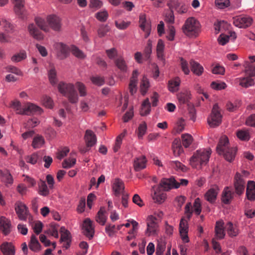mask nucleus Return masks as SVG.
<instances>
[{"label":"nucleus","instance_id":"c756f323","mask_svg":"<svg viewBox=\"0 0 255 255\" xmlns=\"http://www.w3.org/2000/svg\"><path fill=\"white\" fill-rule=\"evenodd\" d=\"M190 93L188 90H185L177 94V99L180 104H188L190 97Z\"/></svg>","mask_w":255,"mask_h":255},{"label":"nucleus","instance_id":"aec40b11","mask_svg":"<svg viewBox=\"0 0 255 255\" xmlns=\"http://www.w3.org/2000/svg\"><path fill=\"white\" fill-rule=\"evenodd\" d=\"M218 190L217 187L210 188L205 193V199L210 203H214L216 200Z\"/></svg>","mask_w":255,"mask_h":255},{"label":"nucleus","instance_id":"423d86ee","mask_svg":"<svg viewBox=\"0 0 255 255\" xmlns=\"http://www.w3.org/2000/svg\"><path fill=\"white\" fill-rule=\"evenodd\" d=\"M199 23L194 18H188L184 24L182 29L183 32L188 36H192L197 33Z\"/></svg>","mask_w":255,"mask_h":255},{"label":"nucleus","instance_id":"58836bf2","mask_svg":"<svg viewBox=\"0 0 255 255\" xmlns=\"http://www.w3.org/2000/svg\"><path fill=\"white\" fill-rule=\"evenodd\" d=\"M38 193L43 196H46L49 194V189L44 181L40 180L38 182Z\"/></svg>","mask_w":255,"mask_h":255},{"label":"nucleus","instance_id":"9b49d317","mask_svg":"<svg viewBox=\"0 0 255 255\" xmlns=\"http://www.w3.org/2000/svg\"><path fill=\"white\" fill-rule=\"evenodd\" d=\"M83 229L84 234L89 239H91L94 235V227L93 222L89 219L86 218L83 222Z\"/></svg>","mask_w":255,"mask_h":255},{"label":"nucleus","instance_id":"3c124183","mask_svg":"<svg viewBox=\"0 0 255 255\" xmlns=\"http://www.w3.org/2000/svg\"><path fill=\"white\" fill-rule=\"evenodd\" d=\"M71 51L75 57L78 58L83 59L85 57L84 53L75 46H71Z\"/></svg>","mask_w":255,"mask_h":255},{"label":"nucleus","instance_id":"412c9836","mask_svg":"<svg viewBox=\"0 0 255 255\" xmlns=\"http://www.w3.org/2000/svg\"><path fill=\"white\" fill-rule=\"evenodd\" d=\"M234 193L228 187H226L222 192V201L225 204H229L231 203L233 198Z\"/></svg>","mask_w":255,"mask_h":255},{"label":"nucleus","instance_id":"a211bd4d","mask_svg":"<svg viewBox=\"0 0 255 255\" xmlns=\"http://www.w3.org/2000/svg\"><path fill=\"white\" fill-rule=\"evenodd\" d=\"M28 30L30 35L34 39L37 40H41L43 39V34L33 23L29 24Z\"/></svg>","mask_w":255,"mask_h":255},{"label":"nucleus","instance_id":"f257e3e1","mask_svg":"<svg viewBox=\"0 0 255 255\" xmlns=\"http://www.w3.org/2000/svg\"><path fill=\"white\" fill-rule=\"evenodd\" d=\"M216 150L219 154L223 155L226 160L231 162L235 158L237 148L230 146L228 137L223 135L220 139Z\"/></svg>","mask_w":255,"mask_h":255},{"label":"nucleus","instance_id":"dca6fc26","mask_svg":"<svg viewBox=\"0 0 255 255\" xmlns=\"http://www.w3.org/2000/svg\"><path fill=\"white\" fill-rule=\"evenodd\" d=\"M86 144L88 146H93L97 142V137L94 132L90 129H87L85 131L84 136Z\"/></svg>","mask_w":255,"mask_h":255},{"label":"nucleus","instance_id":"09e8293b","mask_svg":"<svg viewBox=\"0 0 255 255\" xmlns=\"http://www.w3.org/2000/svg\"><path fill=\"white\" fill-rule=\"evenodd\" d=\"M166 198V194L164 193H160L155 191L153 199L155 202L161 204L164 202Z\"/></svg>","mask_w":255,"mask_h":255},{"label":"nucleus","instance_id":"473e14b6","mask_svg":"<svg viewBox=\"0 0 255 255\" xmlns=\"http://www.w3.org/2000/svg\"><path fill=\"white\" fill-rule=\"evenodd\" d=\"M173 154L175 156H178L183 152V148L179 139H175L172 143Z\"/></svg>","mask_w":255,"mask_h":255},{"label":"nucleus","instance_id":"a878e982","mask_svg":"<svg viewBox=\"0 0 255 255\" xmlns=\"http://www.w3.org/2000/svg\"><path fill=\"white\" fill-rule=\"evenodd\" d=\"M96 221L102 226H104L107 220L106 211L104 207H101L95 217Z\"/></svg>","mask_w":255,"mask_h":255},{"label":"nucleus","instance_id":"b1692460","mask_svg":"<svg viewBox=\"0 0 255 255\" xmlns=\"http://www.w3.org/2000/svg\"><path fill=\"white\" fill-rule=\"evenodd\" d=\"M216 236L218 239H222L225 236L223 221H218L216 223L215 228Z\"/></svg>","mask_w":255,"mask_h":255},{"label":"nucleus","instance_id":"bf43d9fd","mask_svg":"<svg viewBox=\"0 0 255 255\" xmlns=\"http://www.w3.org/2000/svg\"><path fill=\"white\" fill-rule=\"evenodd\" d=\"M103 2L100 0H90L89 7L91 8L98 9L102 7Z\"/></svg>","mask_w":255,"mask_h":255},{"label":"nucleus","instance_id":"6e6d98bb","mask_svg":"<svg viewBox=\"0 0 255 255\" xmlns=\"http://www.w3.org/2000/svg\"><path fill=\"white\" fill-rule=\"evenodd\" d=\"M110 27L108 25H102L98 30V34L99 37H103L105 36L109 31Z\"/></svg>","mask_w":255,"mask_h":255},{"label":"nucleus","instance_id":"72a5a7b5","mask_svg":"<svg viewBox=\"0 0 255 255\" xmlns=\"http://www.w3.org/2000/svg\"><path fill=\"white\" fill-rule=\"evenodd\" d=\"M244 67L245 68V72L247 76L252 78L255 76V65L248 61H245Z\"/></svg>","mask_w":255,"mask_h":255},{"label":"nucleus","instance_id":"393cba45","mask_svg":"<svg viewBox=\"0 0 255 255\" xmlns=\"http://www.w3.org/2000/svg\"><path fill=\"white\" fill-rule=\"evenodd\" d=\"M60 232L61 234L60 240L62 242H66L65 247L66 249H68L70 246L71 242L70 233L64 227H61Z\"/></svg>","mask_w":255,"mask_h":255},{"label":"nucleus","instance_id":"20e7f679","mask_svg":"<svg viewBox=\"0 0 255 255\" xmlns=\"http://www.w3.org/2000/svg\"><path fill=\"white\" fill-rule=\"evenodd\" d=\"M11 107L16 111L17 114L19 115H30L34 113L40 114L41 112V109L38 106L33 104L27 103L22 107L18 101L12 102Z\"/></svg>","mask_w":255,"mask_h":255},{"label":"nucleus","instance_id":"ddd939ff","mask_svg":"<svg viewBox=\"0 0 255 255\" xmlns=\"http://www.w3.org/2000/svg\"><path fill=\"white\" fill-rule=\"evenodd\" d=\"M15 210L19 219L21 220H25L28 215V208L26 205L21 203L16 204Z\"/></svg>","mask_w":255,"mask_h":255},{"label":"nucleus","instance_id":"de8ad7c7","mask_svg":"<svg viewBox=\"0 0 255 255\" xmlns=\"http://www.w3.org/2000/svg\"><path fill=\"white\" fill-rule=\"evenodd\" d=\"M228 26V23L224 21H218L214 24V28L217 33L222 31L227 28Z\"/></svg>","mask_w":255,"mask_h":255},{"label":"nucleus","instance_id":"6e6552de","mask_svg":"<svg viewBox=\"0 0 255 255\" xmlns=\"http://www.w3.org/2000/svg\"><path fill=\"white\" fill-rule=\"evenodd\" d=\"M156 221V218L153 216H150L148 217L147 220V229L145 232L148 236H153L156 234L158 225Z\"/></svg>","mask_w":255,"mask_h":255},{"label":"nucleus","instance_id":"c9c22d12","mask_svg":"<svg viewBox=\"0 0 255 255\" xmlns=\"http://www.w3.org/2000/svg\"><path fill=\"white\" fill-rule=\"evenodd\" d=\"M1 21L4 32L9 33H13L14 32L15 26L12 23L4 18H2Z\"/></svg>","mask_w":255,"mask_h":255},{"label":"nucleus","instance_id":"f03ea898","mask_svg":"<svg viewBox=\"0 0 255 255\" xmlns=\"http://www.w3.org/2000/svg\"><path fill=\"white\" fill-rule=\"evenodd\" d=\"M59 91L72 104H76L78 101V95L73 84L60 82L58 85Z\"/></svg>","mask_w":255,"mask_h":255},{"label":"nucleus","instance_id":"8fccbe9b","mask_svg":"<svg viewBox=\"0 0 255 255\" xmlns=\"http://www.w3.org/2000/svg\"><path fill=\"white\" fill-rule=\"evenodd\" d=\"M44 142V139L41 136H37L33 140L32 145L34 148H40Z\"/></svg>","mask_w":255,"mask_h":255},{"label":"nucleus","instance_id":"4c0bfd02","mask_svg":"<svg viewBox=\"0 0 255 255\" xmlns=\"http://www.w3.org/2000/svg\"><path fill=\"white\" fill-rule=\"evenodd\" d=\"M180 83L179 78L176 77L173 80H171L168 82V89L171 92H175L178 90Z\"/></svg>","mask_w":255,"mask_h":255},{"label":"nucleus","instance_id":"cd10ccee","mask_svg":"<svg viewBox=\"0 0 255 255\" xmlns=\"http://www.w3.org/2000/svg\"><path fill=\"white\" fill-rule=\"evenodd\" d=\"M115 64L122 72L126 73L127 72L128 66L126 61L122 56L118 57L115 59Z\"/></svg>","mask_w":255,"mask_h":255},{"label":"nucleus","instance_id":"338daca9","mask_svg":"<svg viewBox=\"0 0 255 255\" xmlns=\"http://www.w3.org/2000/svg\"><path fill=\"white\" fill-rule=\"evenodd\" d=\"M152 52V44L151 41L148 40L147 41V45L144 49V56L146 59H149L150 55Z\"/></svg>","mask_w":255,"mask_h":255},{"label":"nucleus","instance_id":"9d476101","mask_svg":"<svg viewBox=\"0 0 255 255\" xmlns=\"http://www.w3.org/2000/svg\"><path fill=\"white\" fill-rule=\"evenodd\" d=\"M47 21L49 26L54 31L61 30L62 23L61 18L56 15H50L47 17Z\"/></svg>","mask_w":255,"mask_h":255},{"label":"nucleus","instance_id":"7ed1b4c3","mask_svg":"<svg viewBox=\"0 0 255 255\" xmlns=\"http://www.w3.org/2000/svg\"><path fill=\"white\" fill-rule=\"evenodd\" d=\"M211 153L210 149L197 150L190 158V165L194 168L198 165H206L209 161Z\"/></svg>","mask_w":255,"mask_h":255},{"label":"nucleus","instance_id":"13d9d810","mask_svg":"<svg viewBox=\"0 0 255 255\" xmlns=\"http://www.w3.org/2000/svg\"><path fill=\"white\" fill-rule=\"evenodd\" d=\"M147 126L145 122H143L139 125L138 129L137 134L139 138H142L143 135L146 133Z\"/></svg>","mask_w":255,"mask_h":255},{"label":"nucleus","instance_id":"39448f33","mask_svg":"<svg viewBox=\"0 0 255 255\" xmlns=\"http://www.w3.org/2000/svg\"><path fill=\"white\" fill-rule=\"evenodd\" d=\"M222 116L218 105L215 104L212 109V112L207 119L208 123L211 128L219 126L222 122Z\"/></svg>","mask_w":255,"mask_h":255},{"label":"nucleus","instance_id":"052dcab7","mask_svg":"<svg viewBox=\"0 0 255 255\" xmlns=\"http://www.w3.org/2000/svg\"><path fill=\"white\" fill-rule=\"evenodd\" d=\"M76 159L74 158L65 159L62 163V166L64 168H70L76 163Z\"/></svg>","mask_w":255,"mask_h":255},{"label":"nucleus","instance_id":"79ce46f5","mask_svg":"<svg viewBox=\"0 0 255 255\" xmlns=\"http://www.w3.org/2000/svg\"><path fill=\"white\" fill-rule=\"evenodd\" d=\"M35 21L36 25L42 30L45 32H48L49 28L47 25L46 21L44 19L40 17H36L35 18Z\"/></svg>","mask_w":255,"mask_h":255},{"label":"nucleus","instance_id":"e433bc0d","mask_svg":"<svg viewBox=\"0 0 255 255\" xmlns=\"http://www.w3.org/2000/svg\"><path fill=\"white\" fill-rule=\"evenodd\" d=\"M41 246L34 235H32L29 244V249L33 252H37L40 251Z\"/></svg>","mask_w":255,"mask_h":255},{"label":"nucleus","instance_id":"4468645a","mask_svg":"<svg viewBox=\"0 0 255 255\" xmlns=\"http://www.w3.org/2000/svg\"><path fill=\"white\" fill-rule=\"evenodd\" d=\"M56 48L59 51L58 56L60 59H63L66 58L70 51H71V47L69 48L66 45L62 43H57L55 44Z\"/></svg>","mask_w":255,"mask_h":255},{"label":"nucleus","instance_id":"7c9ffc66","mask_svg":"<svg viewBox=\"0 0 255 255\" xmlns=\"http://www.w3.org/2000/svg\"><path fill=\"white\" fill-rule=\"evenodd\" d=\"M191 71L198 76L201 75L203 72V67L198 62L191 60L190 61Z\"/></svg>","mask_w":255,"mask_h":255},{"label":"nucleus","instance_id":"c85d7f7f","mask_svg":"<svg viewBox=\"0 0 255 255\" xmlns=\"http://www.w3.org/2000/svg\"><path fill=\"white\" fill-rule=\"evenodd\" d=\"M225 228L230 237H236L239 234V230L237 227L231 222H229L227 223Z\"/></svg>","mask_w":255,"mask_h":255},{"label":"nucleus","instance_id":"5701e85b","mask_svg":"<svg viewBox=\"0 0 255 255\" xmlns=\"http://www.w3.org/2000/svg\"><path fill=\"white\" fill-rule=\"evenodd\" d=\"M175 180L174 178L163 179L160 183L159 188L164 190L168 191L173 188H174Z\"/></svg>","mask_w":255,"mask_h":255},{"label":"nucleus","instance_id":"f704fd0d","mask_svg":"<svg viewBox=\"0 0 255 255\" xmlns=\"http://www.w3.org/2000/svg\"><path fill=\"white\" fill-rule=\"evenodd\" d=\"M48 75L50 83L53 85H55L57 82V72L53 64L50 65L49 69L48 71Z\"/></svg>","mask_w":255,"mask_h":255},{"label":"nucleus","instance_id":"49530a36","mask_svg":"<svg viewBox=\"0 0 255 255\" xmlns=\"http://www.w3.org/2000/svg\"><path fill=\"white\" fill-rule=\"evenodd\" d=\"M108 16V13L105 9L99 11L95 14V17L96 18L101 22L106 21L107 20Z\"/></svg>","mask_w":255,"mask_h":255},{"label":"nucleus","instance_id":"5fc2aeb1","mask_svg":"<svg viewBox=\"0 0 255 255\" xmlns=\"http://www.w3.org/2000/svg\"><path fill=\"white\" fill-rule=\"evenodd\" d=\"M180 62L182 71L185 74L188 75L190 73V70L187 61L183 58H181L180 59Z\"/></svg>","mask_w":255,"mask_h":255},{"label":"nucleus","instance_id":"0e129e2a","mask_svg":"<svg viewBox=\"0 0 255 255\" xmlns=\"http://www.w3.org/2000/svg\"><path fill=\"white\" fill-rule=\"evenodd\" d=\"M130 22H126L125 21L119 20L115 21L116 27L121 30L126 29L130 24Z\"/></svg>","mask_w":255,"mask_h":255},{"label":"nucleus","instance_id":"e2e57ef3","mask_svg":"<svg viewBox=\"0 0 255 255\" xmlns=\"http://www.w3.org/2000/svg\"><path fill=\"white\" fill-rule=\"evenodd\" d=\"M38 156L37 153H34L30 155H28L25 157V160L27 162L31 164H35L38 160Z\"/></svg>","mask_w":255,"mask_h":255},{"label":"nucleus","instance_id":"bb28decb","mask_svg":"<svg viewBox=\"0 0 255 255\" xmlns=\"http://www.w3.org/2000/svg\"><path fill=\"white\" fill-rule=\"evenodd\" d=\"M0 250L4 255H14V247L10 243H3L0 246Z\"/></svg>","mask_w":255,"mask_h":255},{"label":"nucleus","instance_id":"680f3d73","mask_svg":"<svg viewBox=\"0 0 255 255\" xmlns=\"http://www.w3.org/2000/svg\"><path fill=\"white\" fill-rule=\"evenodd\" d=\"M107 56L110 59H114L118 56V51L115 48H112L106 50Z\"/></svg>","mask_w":255,"mask_h":255},{"label":"nucleus","instance_id":"c03bdc74","mask_svg":"<svg viewBox=\"0 0 255 255\" xmlns=\"http://www.w3.org/2000/svg\"><path fill=\"white\" fill-rule=\"evenodd\" d=\"M253 84L254 80L251 77L247 76L240 79V85L243 87L248 88L253 85Z\"/></svg>","mask_w":255,"mask_h":255},{"label":"nucleus","instance_id":"f3484780","mask_svg":"<svg viewBox=\"0 0 255 255\" xmlns=\"http://www.w3.org/2000/svg\"><path fill=\"white\" fill-rule=\"evenodd\" d=\"M147 159L145 156L141 155L134 160L133 167L135 171L144 169L146 166Z\"/></svg>","mask_w":255,"mask_h":255},{"label":"nucleus","instance_id":"a18cd8bd","mask_svg":"<svg viewBox=\"0 0 255 255\" xmlns=\"http://www.w3.org/2000/svg\"><path fill=\"white\" fill-rule=\"evenodd\" d=\"M10 33L5 32H0V42L1 43H10L12 42V36Z\"/></svg>","mask_w":255,"mask_h":255},{"label":"nucleus","instance_id":"f8f14e48","mask_svg":"<svg viewBox=\"0 0 255 255\" xmlns=\"http://www.w3.org/2000/svg\"><path fill=\"white\" fill-rule=\"evenodd\" d=\"M234 187L237 194L241 195L244 192L245 182L242 178L241 175L239 173L236 174L234 178Z\"/></svg>","mask_w":255,"mask_h":255},{"label":"nucleus","instance_id":"6ab92c4d","mask_svg":"<svg viewBox=\"0 0 255 255\" xmlns=\"http://www.w3.org/2000/svg\"><path fill=\"white\" fill-rule=\"evenodd\" d=\"M125 189L124 183L122 180L119 178L115 179L113 184V190L116 196H119L121 194L124 193Z\"/></svg>","mask_w":255,"mask_h":255},{"label":"nucleus","instance_id":"ea45409f","mask_svg":"<svg viewBox=\"0 0 255 255\" xmlns=\"http://www.w3.org/2000/svg\"><path fill=\"white\" fill-rule=\"evenodd\" d=\"M182 143L185 147H188L192 143L193 138L192 135L188 133L183 134L181 135Z\"/></svg>","mask_w":255,"mask_h":255},{"label":"nucleus","instance_id":"2f4dec72","mask_svg":"<svg viewBox=\"0 0 255 255\" xmlns=\"http://www.w3.org/2000/svg\"><path fill=\"white\" fill-rule=\"evenodd\" d=\"M150 103L148 98L145 99L141 105L140 110V114L141 116H145L148 115L151 111Z\"/></svg>","mask_w":255,"mask_h":255},{"label":"nucleus","instance_id":"603ef678","mask_svg":"<svg viewBox=\"0 0 255 255\" xmlns=\"http://www.w3.org/2000/svg\"><path fill=\"white\" fill-rule=\"evenodd\" d=\"M148 87V81L146 77L143 76L140 84V91L142 95H144L145 94Z\"/></svg>","mask_w":255,"mask_h":255},{"label":"nucleus","instance_id":"4d7b16f0","mask_svg":"<svg viewBox=\"0 0 255 255\" xmlns=\"http://www.w3.org/2000/svg\"><path fill=\"white\" fill-rule=\"evenodd\" d=\"M5 69L7 72H10L18 76L22 75L21 70L14 66L9 65L6 66Z\"/></svg>","mask_w":255,"mask_h":255},{"label":"nucleus","instance_id":"4be33fe9","mask_svg":"<svg viewBox=\"0 0 255 255\" xmlns=\"http://www.w3.org/2000/svg\"><path fill=\"white\" fill-rule=\"evenodd\" d=\"M139 23L141 29L146 33L145 37H147L150 33V26L149 22L146 20L144 14L140 15Z\"/></svg>","mask_w":255,"mask_h":255},{"label":"nucleus","instance_id":"a19ab883","mask_svg":"<svg viewBox=\"0 0 255 255\" xmlns=\"http://www.w3.org/2000/svg\"><path fill=\"white\" fill-rule=\"evenodd\" d=\"M237 136L242 140L248 141L250 138L249 132L246 129L238 130L236 132Z\"/></svg>","mask_w":255,"mask_h":255},{"label":"nucleus","instance_id":"69168bd1","mask_svg":"<svg viewBox=\"0 0 255 255\" xmlns=\"http://www.w3.org/2000/svg\"><path fill=\"white\" fill-rule=\"evenodd\" d=\"M124 136V134L122 133L117 137L115 145L113 147V149L115 152H117L120 148L122 142V138Z\"/></svg>","mask_w":255,"mask_h":255},{"label":"nucleus","instance_id":"0eeeda50","mask_svg":"<svg viewBox=\"0 0 255 255\" xmlns=\"http://www.w3.org/2000/svg\"><path fill=\"white\" fill-rule=\"evenodd\" d=\"M253 19L248 15L239 16L233 18V24L239 28H246L251 25Z\"/></svg>","mask_w":255,"mask_h":255},{"label":"nucleus","instance_id":"1a4fd4ad","mask_svg":"<svg viewBox=\"0 0 255 255\" xmlns=\"http://www.w3.org/2000/svg\"><path fill=\"white\" fill-rule=\"evenodd\" d=\"M14 4L15 13L22 19L26 18V12L24 9V0H11Z\"/></svg>","mask_w":255,"mask_h":255},{"label":"nucleus","instance_id":"864d4df0","mask_svg":"<svg viewBox=\"0 0 255 255\" xmlns=\"http://www.w3.org/2000/svg\"><path fill=\"white\" fill-rule=\"evenodd\" d=\"M75 86L79 91L80 96L84 97L86 96L87 91L85 86L81 82H77L75 84Z\"/></svg>","mask_w":255,"mask_h":255},{"label":"nucleus","instance_id":"774afa93","mask_svg":"<svg viewBox=\"0 0 255 255\" xmlns=\"http://www.w3.org/2000/svg\"><path fill=\"white\" fill-rule=\"evenodd\" d=\"M230 36L225 34H221L218 38L219 43L221 45H225L228 42Z\"/></svg>","mask_w":255,"mask_h":255},{"label":"nucleus","instance_id":"37998d69","mask_svg":"<svg viewBox=\"0 0 255 255\" xmlns=\"http://www.w3.org/2000/svg\"><path fill=\"white\" fill-rule=\"evenodd\" d=\"M26 57L27 56L25 51L22 50L20 51V52L13 55L11 58V60L14 62H18L25 59Z\"/></svg>","mask_w":255,"mask_h":255},{"label":"nucleus","instance_id":"2eb2a0df","mask_svg":"<svg viewBox=\"0 0 255 255\" xmlns=\"http://www.w3.org/2000/svg\"><path fill=\"white\" fill-rule=\"evenodd\" d=\"M0 230L5 236L8 235L11 231L10 221L7 218L1 217L0 218Z\"/></svg>","mask_w":255,"mask_h":255}]
</instances>
